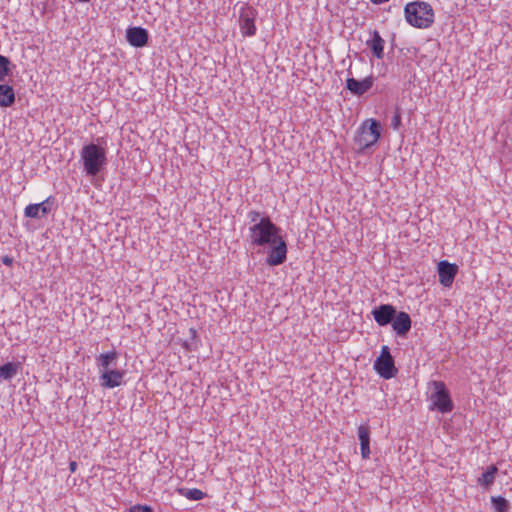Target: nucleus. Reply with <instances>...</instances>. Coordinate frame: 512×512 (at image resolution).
Here are the masks:
<instances>
[{"instance_id": "obj_1", "label": "nucleus", "mask_w": 512, "mask_h": 512, "mask_svg": "<svg viewBox=\"0 0 512 512\" xmlns=\"http://www.w3.org/2000/svg\"><path fill=\"white\" fill-rule=\"evenodd\" d=\"M252 225L249 227V241L256 247H269L266 264L271 267L283 264L287 259V243L281 235V228L268 216H261L258 211L248 213Z\"/></svg>"}, {"instance_id": "obj_2", "label": "nucleus", "mask_w": 512, "mask_h": 512, "mask_svg": "<svg viewBox=\"0 0 512 512\" xmlns=\"http://www.w3.org/2000/svg\"><path fill=\"white\" fill-rule=\"evenodd\" d=\"M118 353L115 350L101 353L96 361L100 373V385L106 389H113L125 383L126 371L112 368L116 364Z\"/></svg>"}, {"instance_id": "obj_3", "label": "nucleus", "mask_w": 512, "mask_h": 512, "mask_svg": "<svg viewBox=\"0 0 512 512\" xmlns=\"http://www.w3.org/2000/svg\"><path fill=\"white\" fill-rule=\"evenodd\" d=\"M405 18L407 22L416 28H428L434 22V11L432 6L423 1L406 4Z\"/></svg>"}, {"instance_id": "obj_4", "label": "nucleus", "mask_w": 512, "mask_h": 512, "mask_svg": "<svg viewBox=\"0 0 512 512\" xmlns=\"http://www.w3.org/2000/svg\"><path fill=\"white\" fill-rule=\"evenodd\" d=\"M83 168L87 175L95 176L106 164V151L96 144H88L81 149Z\"/></svg>"}, {"instance_id": "obj_5", "label": "nucleus", "mask_w": 512, "mask_h": 512, "mask_svg": "<svg viewBox=\"0 0 512 512\" xmlns=\"http://www.w3.org/2000/svg\"><path fill=\"white\" fill-rule=\"evenodd\" d=\"M381 133V123L374 118H368L360 124L355 140L362 149H367L380 140Z\"/></svg>"}, {"instance_id": "obj_6", "label": "nucleus", "mask_w": 512, "mask_h": 512, "mask_svg": "<svg viewBox=\"0 0 512 512\" xmlns=\"http://www.w3.org/2000/svg\"><path fill=\"white\" fill-rule=\"evenodd\" d=\"M433 392L429 396L431 402L430 409L437 410L441 413H449L453 409V402L450 393L442 381H433L431 383Z\"/></svg>"}, {"instance_id": "obj_7", "label": "nucleus", "mask_w": 512, "mask_h": 512, "mask_svg": "<svg viewBox=\"0 0 512 512\" xmlns=\"http://www.w3.org/2000/svg\"><path fill=\"white\" fill-rule=\"evenodd\" d=\"M373 368L379 376L386 380L397 375L398 370L388 346L381 347L380 355L376 358Z\"/></svg>"}, {"instance_id": "obj_8", "label": "nucleus", "mask_w": 512, "mask_h": 512, "mask_svg": "<svg viewBox=\"0 0 512 512\" xmlns=\"http://www.w3.org/2000/svg\"><path fill=\"white\" fill-rule=\"evenodd\" d=\"M257 11L255 8L244 4L239 10V28L243 37H252L256 35L257 27L255 19Z\"/></svg>"}, {"instance_id": "obj_9", "label": "nucleus", "mask_w": 512, "mask_h": 512, "mask_svg": "<svg viewBox=\"0 0 512 512\" xmlns=\"http://www.w3.org/2000/svg\"><path fill=\"white\" fill-rule=\"evenodd\" d=\"M458 272V266L451 264L446 260L438 263L439 281L444 287H450Z\"/></svg>"}, {"instance_id": "obj_10", "label": "nucleus", "mask_w": 512, "mask_h": 512, "mask_svg": "<svg viewBox=\"0 0 512 512\" xmlns=\"http://www.w3.org/2000/svg\"><path fill=\"white\" fill-rule=\"evenodd\" d=\"M126 39L131 46L141 48L147 45L149 35L145 28L130 27L126 30Z\"/></svg>"}, {"instance_id": "obj_11", "label": "nucleus", "mask_w": 512, "mask_h": 512, "mask_svg": "<svg viewBox=\"0 0 512 512\" xmlns=\"http://www.w3.org/2000/svg\"><path fill=\"white\" fill-rule=\"evenodd\" d=\"M52 197L46 198L41 203L29 204L24 209V215L28 218H40L51 211Z\"/></svg>"}, {"instance_id": "obj_12", "label": "nucleus", "mask_w": 512, "mask_h": 512, "mask_svg": "<svg viewBox=\"0 0 512 512\" xmlns=\"http://www.w3.org/2000/svg\"><path fill=\"white\" fill-rule=\"evenodd\" d=\"M395 314L396 310L390 304H382L372 311L374 320L379 326H386L392 322Z\"/></svg>"}, {"instance_id": "obj_13", "label": "nucleus", "mask_w": 512, "mask_h": 512, "mask_svg": "<svg viewBox=\"0 0 512 512\" xmlns=\"http://www.w3.org/2000/svg\"><path fill=\"white\" fill-rule=\"evenodd\" d=\"M373 86L372 77H366L362 80L348 78L346 80V88L354 95L361 96L370 90Z\"/></svg>"}, {"instance_id": "obj_14", "label": "nucleus", "mask_w": 512, "mask_h": 512, "mask_svg": "<svg viewBox=\"0 0 512 512\" xmlns=\"http://www.w3.org/2000/svg\"><path fill=\"white\" fill-rule=\"evenodd\" d=\"M358 439L360 442V453L363 459H369L370 451V429L367 424H361L357 427Z\"/></svg>"}, {"instance_id": "obj_15", "label": "nucleus", "mask_w": 512, "mask_h": 512, "mask_svg": "<svg viewBox=\"0 0 512 512\" xmlns=\"http://www.w3.org/2000/svg\"><path fill=\"white\" fill-rule=\"evenodd\" d=\"M392 328L397 335H405L411 328V318L406 312L395 314L392 320Z\"/></svg>"}, {"instance_id": "obj_16", "label": "nucleus", "mask_w": 512, "mask_h": 512, "mask_svg": "<svg viewBox=\"0 0 512 512\" xmlns=\"http://www.w3.org/2000/svg\"><path fill=\"white\" fill-rule=\"evenodd\" d=\"M15 92L12 86L0 84V106L7 108L14 104Z\"/></svg>"}, {"instance_id": "obj_17", "label": "nucleus", "mask_w": 512, "mask_h": 512, "mask_svg": "<svg viewBox=\"0 0 512 512\" xmlns=\"http://www.w3.org/2000/svg\"><path fill=\"white\" fill-rule=\"evenodd\" d=\"M368 46L372 50V53L378 59L383 57L384 40L380 36L378 31L373 32L372 39L368 42Z\"/></svg>"}, {"instance_id": "obj_18", "label": "nucleus", "mask_w": 512, "mask_h": 512, "mask_svg": "<svg viewBox=\"0 0 512 512\" xmlns=\"http://www.w3.org/2000/svg\"><path fill=\"white\" fill-rule=\"evenodd\" d=\"M21 370L20 363L8 362L0 366V379L10 380Z\"/></svg>"}, {"instance_id": "obj_19", "label": "nucleus", "mask_w": 512, "mask_h": 512, "mask_svg": "<svg viewBox=\"0 0 512 512\" xmlns=\"http://www.w3.org/2000/svg\"><path fill=\"white\" fill-rule=\"evenodd\" d=\"M498 473V467L496 465H490L485 471L482 472V488L489 489L494 483L495 477Z\"/></svg>"}, {"instance_id": "obj_20", "label": "nucleus", "mask_w": 512, "mask_h": 512, "mask_svg": "<svg viewBox=\"0 0 512 512\" xmlns=\"http://www.w3.org/2000/svg\"><path fill=\"white\" fill-rule=\"evenodd\" d=\"M490 502L493 512H509L510 510V503L503 496H492Z\"/></svg>"}, {"instance_id": "obj_21", "label": "nucleus", "mask_w": 512, "mask_h": 512, "mask_svg": "<svg viewBox=\"0 0 512 512\" xmlns=\"http://www.w3.org/2000/svg\"><path fill=\"white\" fill-rule=\"evenodd\" d=\"M10 61L7 57L0 55V82H3L8 76Z\"/></svg>"}, {"instance_id": "obj_22", "label": "nucleus", "mask_w": 512, "mask_h": 512, "mask_svg": "<svg viewBox=\"0 0 512 512\" xmlns=\"http://www.w3.org/2000/svg\"><path fill=\"white\" fill-rule=\"evenodd\" d=\"M184 496L189 500L197 501V500H202L205 497V493L200 489L193 488V489H188L184 493Z\"/></svg>"}, {"instance_id": "obj_23", "label": "nucleus", "mask_w": 512, "mask_h": 512, "mask_svg": "<svg viewBox=\"0 0 512 512\" xmlns=\"http://www.w3.org/2000/svg\"><path fill=\"white\" fill-rule=\"evenodd\" d=\"M402 122H401V115L399 112H396L394 114V116L392 117V120H391V127L394 129V130H398L401 126Z\"/></svg>"}, {"instance_id": "obj_24", "label": "nucleus", "mask_w": 512, "mask_h": 512, "mask_svg": "<svg viewBox=\"0 0 512 512\" xmlns=\"http://www.w3.org/2000/svg\"><path fill=\"white\" fill-rule=\"evenodd\" d=\"M129 512H151V508L147 505H134L129 509Z\"/></svg>"}, {"instance_id": "obj_25", "label": "nucleus", "mask_w": 512, "mask_h": 512, "mask_svg": "<svg viewBox=\"0 0 512 512\" xmlns=\"http://www.w3.org/2000/svg\"><path fill=\"white\" fill-rule=\"evenodd\" d=\"M2 262H3V264L10 266L13 263V259L8 256H5L2 258Z\"/></svg>"}, {"instance_id": "obj_26", "label": "nucleus", "mask_w": 512, "mask_h": 512, "mask_svg": "<svg viewBox=\"0 0 512 512\" xmlns=\"http://www.w3.org/2000/svg\"><path fill=\"white\" fill-rule=\"evenodd\" d=\"M77 469V463L75 461H71L69 463V470L71 473H74Z\"/></svg>"}]
</instances>
